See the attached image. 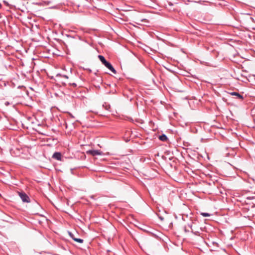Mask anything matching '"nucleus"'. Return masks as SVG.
<instances>
[{"label":"nucleus","instance_id":"obj_1","mask_svg":"<svg viewBox=\"0 0 255 255\" xmlns=\"http://www.w3.org/2000/svg\"><path fill=\"white\" fill-rule=\"evenodd\" d=\"M98 58L102 64L104 65L109 70H110L114 74L117 73L116 70L115 69L112 65L110 62H108L103 55H98Z\"/></svg>","mask_w":255,"mask_h":255},{"label":"nucleus","instance_id":"obj_8","mask_svg":"<svg viewBox=\"0 0 255 255\" xmlns=\"http://www.w3.org/2000/svg\"><path fill=\"white\" fill-rule=\"evenodd\" d=\"M73 240L75 241V242H77L79 243H83V240L80 239V238H73Z\"/></svg>","mask_w":255,"mask_h":255},{"label":"nucleus","instance_id":"obj_14","mask_svg":"<svg viewBox=\"0 0 255 255\" xmlns=\"http://www.w3.org/2000/svg\"><path fill=\"white\" fill-rule=\"evenodd\" d=\"M71 85H72L73 87H76L77 84L75 83H71Z\"/></svg>","mask_w":255,"mask_h":255},{"label":"nucleus","instance_id":"obj_20","mask_svg":"<svg viewBox=\"0 0 255 255\" xmlns=\"http://www.w3.org/2000/svg\"><path fill=\"white\" fill-rule=\"evenodd\" d=\"M64 77L66 78H68V77L66 75L64 76Z\"/></svg>","mask_w":255,"mask_h":255},{"label":"nucleus","instance_id":"obj_13","mask_svg":"<svg viewBox=\"0 0 255 255\" xmlns=\"http://www.w3.org/2000/svg\"><path fill=\"white\" fill-rule=\"evenodd\" d=\"M184 231H185V232H186V233H187V232H189V230H187V229H186V226H185V227H184Z\"/></svg>","mask_w":255,"mask_h":255},{"label":"nucleus","instance_id":"obj_10","mask_svg":"<svg viewBox=\"0 0 255 255\" xmlns=\"http://www.w3.org/2000/svg\"><path fill=\"white\" fill-rule=\"evenodd\" d=\"M201 215L203 216V217H209L210 216V214L208 213H201Z\"/></svg>","mask_w":255,"mask_h":255},{"label":"nucleus","instance_id":"obj_16","mask_svg":"<svg viewBox=\"0 0 255 255\" xmlns=\"http://www.w3.org/2000/svg\"><path fill=\"white\" fill-rule=\"evenodd\" d=\"M168 4H169V5H171V6L173 5V4H172V3L171 2H168Z\"/></svg>","mask_w":255,"mask_h":255},{"label":"nucleus","instance_id":"obj_2","mask_svg":"<svg viewBox=\"0 0 255 255\" xmlns=\"http://www.w3.org/2000/svg\"><path fill=\"white\" fill-rule=\"evenodd\" d=\"M18 195H19L20 199L23 202H25V203H30V200L29 197L27 196V195L25 193H24L23 192H18Z\"/></svg>","mask_w":255,"mask_h":255},{"label":"nucleus","instance_id":"obj_7","mask_svg":"<svg viewBox=\"0 0 255 255\" xmlns=\"http://www.w3.org/2000/svg\"><path fill=\"white\" fill-rule=\"evenodd\" d=\"M3 2L5 5L9 7L10 8L15 7L14 5L9 3L6 0H3Z\"/></svg>","mask_w":255,"mask_h":255},{"label":"nucleus","instance_id":"obj_4","mask_svg":"<svg viewBox=\"0 0 255 255\" xmlns=\"http://www.w3.org/2000/svg\"><path fill=\"white\" fill-rule=\"evenodd\" d=\"M61 156L62 155L60 152H56L53 154L52 158L57 160L60 161L61 160Z\"/></svg>","mask_w":255,"mask_h":255},{"label":"nucleus","instance_id":"obj_5","mask_svg":"<svg viewBox=\"0 0 255 255\" xmlns=\"http://www.w3.org/2000/svg\"><path fill=\"white\" fill-rule=\"evenodd\" d=\"M230 94L233 96H237V98L239 99H241V100L243 99V96L237 92H231L230 93Z\"/></svg>","mask_w":255,"mask_h":255},{"label":"nucleus","instance_id":"obj_6","mask_svg":"<svg viewBox=\"0 0 255 255\" xmlns=\"http://www.w3.org/2000/svg\"><path fill=\"white\" fill-rule=\"evenodd\" d=\"M159 139L161 141H166L167 140L168 137L165 134H162L159 135Z\"/></svg>","mask_w":255,"mask_h":255},{"label":"nucleus","instance_id":"obj_15","mask_svg":"<svg viewBox=\"0 0 255 255\" xmlns=\"http://www.w3.org/2000/svg\"><path fill=\"white\" fill-rule=\"evenodd\" d=\"M5 105L6 106H8V105H9V103L8 102H5Z\"/></svg>","mask_w":255,"mask_h":255},{"label":"nucleus","instance_id":"obj_11","mask_svg":"<svg viewBox=\"0 0 255 255\" xmlns=\"http://www.w3.org/2000/svg\"><path fill=\"white\" fill-rule=\"evenodd\" d=\"M192 224H193V222H191L190 223L188 224V227H189L192 230Z\"/></svg>","mask_w":255,"mask_h":255},{"label":"nucleus","instance_id":"obj_18","mask_svg":"<svg viewBox=\"0 0 255 255\" xmlns=\"http://www.w3.org/2000/svg\"><path fill=\"white\" fill-rule=\"evenodd\" d=\"M159 218H160V219L161 220H163V217H160Z\"/></svg>","mask_w":255,"mask_h":255},{"label":"nucleus","instance_id":"obj_3","mask_svg":"<svg viewBox=\"0 0 255 255\" xmlns=\"http://www.w3.org/2000/svg\"><path fill=\"white\" fill-rule=\"evenodd\" d=\"M89 152L93 156L101 155L103 154L102 152L100 150H90Z\"/></svg>","mask_w":255,"mask_h":255},{"label":"nucleus","instance_id":"obj_12","mask_svg":"<svg viewBox=\"0 0 255 255\" xmlns=\"http://www.w3.org/2000/svg\"><path fill=\"white\" fill-rule=\"evenodd\" d=\"M69 235L70 236V237L73 239V238H75L74 237V235L71 232H69Z\"/></svg>","mask_w":255,"mask_h":255},{"label":"nucleus","instance_id":"obj_17","mask_svg":"<svg viewBox=\"0 0 255 255\" xmlns=\"http://www.w3.org/2000/svg\"><path fill=\"white\" fill-rule=\"evenodd\" d=\"M253 197H247V199H253Z\"/></svg>","mask_w":255,"mask_h":255},{"label":"nucleus","instance_id":"obj_19","mask_svg":"<svg viewBox=\"0 0 255 255\" xmlns=\"http://www.w3.org/2000/svg\"><path fill=\"white\" fill-rule=\"evenodd\" d=\"M1 7H2V5H1V4L0 3V8H1Z\"/></svg>","mask_w":255,"mask_h":255},{"label":"nucleus","instance_id":"obj_9","mask_svg":"<svg viewBox=\"0 0 255 255\" xmlns=\"http://www.w3.org/2000/svg\"><path fill=\"white\" fill-rule=\"evenodd\" d=\"M192 233L196 236H200V232L198 231H194L193 230L191 231Z\"/></svg>","mask_w":255,"mask_h":255}]
</instances>
